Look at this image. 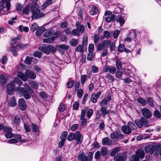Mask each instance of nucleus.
<instances>
[{
	"mask_svg": "<svg viewBox=\"0 0 161 161\" xmlns=\"http://www.w3.org/2000/svg\"><path fill=\"white\" fill-rule=\"evenodd\" d=\"M39 5L36 3H34L31 5H28L26 6L23 11V14H28L31 12L32 14V19H35L42 16V14L40 12L38 9Z\"/></svg>",
	"mask_w": 161,
	"mask_h": 161,
	"instance_id": "f257e3e1",
	"label": "nucleus"
},
{
	"mask_svg": "<svg viewBox=\"0 0 161 161\" xmlns=\"http://www.w3.org/2000/svg\"><path fill=\"white\" fill-rule=\"evenodd\" d=\"M25 74L21 72H19L18 74V76L24 81H26L27 80V77L33 80L36 77V73L33 71L30 70H27L25 72Z\"/></svg>",
	"mask_w": 161,
	"mask_h": 161,
	"instance_id": "f03ea898",
	"label": "nucleus"
},
{
	"mask_svg": "<svg viewBox=\"0 0 161 161\" xmlns=\"http://www.w3.org/2000/svg\"><path fill=\"white\" fill-rule=\"evenodd\" d=\"M93 154L92 152H90L89 153L87 157L85 155L83 152H80L78 154V159L80 161H92L93 159Z\"/></svg>",
	"mask_w": 161,
	"mask_h": 161,
	"instance_id": "7ed1b4c3",
	"label": "nucleus"
},
{
	"mask_svg": "<svg viewBox=\"0 0 161 161\" xmlns=\"http://www.w3.org/2000/svg\"><path fill=\"white\" fill-rule=\"evenodd\" d=\"M39 49L40 50L47 54H49L50 52L55 53L56 51V49L51 45L42 46L39 47Z\"/></svg>",
	"mask_w": 161,
	"mask_h": 161,
	"instance_id": "20e7f679",
	"label": "nucleus"
},
{
	"mask_svg": "<svg viewBox=\"0 0 161 161\" xmlns=\"http://www.w3.org/2000/svg\"><path fill=\"white\" fill-rule=\"evenodd\" d=\"M135 123L139 128H142L143 126H148L149 125L147 120L144 118H142L138 120H136Z\"/></svg>",
	"mask_w": 161,
	"mask_h": 161,
	"instance_id": "39448f33",
	"label": "nucleus"
},
{
	"mask_svg": "<svg viewBox=\"0 0 161 161\" xmlns=\"http://www.w3.org/2000/svg\"><path fill=\"white\" fill-rule=\"evenodd\" d=\"M17 90L19 92L23 94L26 99H29L31 97V94L27 90L25 89L24 87L17 88Z\"/></svg>",
	"mask_w": 161,
	"mask_h": 161,
	"instance_id": "423d86ee",
	"label": "nucleus"
},
{
	"mask_svg": "<svg viewBox=\"0 0 161 161\" xmlns=\"http://www.w3.org/2000/svg\"><path fill=\"white\" fill-rule=\"evenodd\" d=\"M145 150L146 153H150L151 154L153 153L155 151L158 150L156 146L153 145H147L145 147Z\"/></svg>",
	"mask_w": 161,
	"mask_h": 161,
	"instance_id": "0eeeda50",
	"label": "nucleus"
},
{
	"mask_svg": "<svg viewBox=\"0 0 161 161\" xmlns=\"http://www.w3.org/2000/svg\"><path fill=\"white\" fill-rule=\"evenodd\" d=\"M127 158L125 154L123 153H118L114 158V161H125Z\"/></svg>",
	"mask_w": 161,
	"mask_h": 161,
	"instance_id": "6e6552de",
	"label": "nucleus"
},
{
	"mask_svg": "<svg viewBox=\"0 0 161 161\" xmlns=\"http://www.w3.org/2000/svg\"><path fill=\"white\" fill-rule=\"evenodd\" d=\"M4 132H6L5 134V137L8 138H11L13 137V134L12 132V130L11 128L7 127H5L3 129Z\"/></svg>",
	"mask_w": 161,
	"mask_h": 161,
	"instance_id": "1a4fd4ad",
	"label": "nucleus"
},
{
	"mask_svg": "<svg viewBox=\"0 0 161 161\" xmlns=\"http://www.w3.org/2000/svg\"><path fill=\"white\" fill-rule=\"evenodd\" d=\"M83 139V136L80 134L79 131H77L75 134L74 140L77 141V144H81Z\"/></svg>",
	"mask_w": 161,
	"mask_h": 161,
	"instance_id": "9d476101",
	"label": "nucleus"
},
{
	"mask_svg": "<svg viewBox=\"0 0 161 161\" xmlns=\"http://www.w3.org/2000/svg\"><path fill=\"white\" fill-rule=\"evenodd\" d=\"M18 105L19 108L22 111H24L26 109L27 106L26 103L23 98H21L19 99Z\"/></svg>",
	"mask_w": 161,
	"mask_h": 161,
	"instance_id": "9b49d317",
	"label": "nucleus"
},
{
	"mask_svg": "<svg viewBox=\"0 0 161 161\" xmlns=\"http://www.w3.org/2000/svg\"><path fill=\"white\" fill-rule=\"evenodd\" d=\"M141 111L142 114L146 118L149 119L151 117V112L148 108H144L142 109Z\"/></svg>",
	"mask_w": 161,
	"mask_h": 161,
	"instance_id": "f8f14e48",
	"label": "nucleus"
},
{
	"mask_svg": "<svg viewBox=\"0 0 161 161\" xmlns=\"http://www.w3.org/2000/svg\"><path fill=\"white\" fill-rule=\"evenodd\" d=\"M61 34V31H58L55 32L54 35L55 36V37H51L50 38H46L43 39V41L44 42H51L54 40L55 37H57Z\"/></svg>",
	"mask_w": 161,
	"mask_h": 161,
	"instance_id": "ddd939ff",
	"label": "nucleus"
},
{
	"mask_svg": "<svg viewBox=\"0 0 161 161\" xmlns=\"http://www.w3.org/2000/svg\"><path fill=\"white\" fill-rule=\"evenodd\" d=\"M14 83V82H11L7 85V92L8 95H11L15 89Z\"/></svg>",
	"mask_w": 161,
	"mask_h": 161,
	"instance_id": "4468645a",
	"label": "nucleus"
},
{
	"mask_svg": "<svg viewBox=\"0 0 161 161\" xmlns=\"http://www.w3.org/2000/svg\"><path fill=\"white\" fill-rule=\"evenodd\" d=\"M112 141L108 137H104L102 140V143L103 145L109 146L112 144Z\"/></svg>",
	"mask_w": 161,
	"mask_h": 161,
	"instance_id": "2eb2a0df",
	"label": "nucleus"
},
{
	"mask_svg": "<svg viewBox=\"0 0 161 161\" xmlns=\"http://www.w3.org/2000/svg\"><path fill=\"white\" fill-rule=\"evenodd\" d=\"M122 132L126 134H129L131 132L127 125H123L121 127Z\"/></svg>",
	"mask_w": 161,
	"mask_h": 161,
	"instance_id": "dca6fc26",
	"label": "nucleus"
},
{
	"mask_svg": "<svg viewBox=\"0 0 161 161\" xmlns=\"http://www.w3.org/2000/svg\"><path fill=\"white\" fill-rule=\"evenodd\" d=\"M136 154L139 158L142 159L144 156V151L141 148H139L137 150Z\"/></svg>",
	"mask_w": 161,
	"mask_h": 161,
	"instance_id": "f3484780",
	"label": "nucleus"
},
{
	"mask_svg": "<svg viewBox=\"0 0 161 161\" xmlns=\"http://www.w3.org/2000/svg\"><path fill=\"white\" fill-rule=\"evenodd\" d=\"M98 9L97 7L95 5H93L92 9L90 11L89 14L92 15L96 14L98 12Z\"/></svg>",
	"mask_w": 161,
	"mask_h": 161,
	"instance_id": "a211bd4d",
	"label": "nucleus"
},
{
	"mask_svg": "<svg viewBox=\"0 0 161 161\" xmlns=\"http://www.w3.org/2000/svg\"><path fill=\"white\" fill-rule=\"evenodd\" d=\"M116 20L117 22H119L120 26H122L125 22L124 19L120 15H118L117 16Z\"/></svg>",
	"mask_w": 161,
	"mask_h": 161,
	"instance_id": "6ab92c4d",
	"label": "nucleus"
},
{
	"mask_svg": "<svg viewBox=\"0 0 161 161\" xmlns=\"http://www.w3.org/2000/svg\"><path fill=\"white\" fill-rule=\"evenodd\" d=\"M76 27L78 30H79V31L81 33H83L84 31V27L83 25L81 24L79 22H77L76 23Z\"/></svg>",
	"mask_w": 161,
	"mask_h": 161,
	"instance_id": "aec40b11",
	"label": "nucleus"
},
{
	"mask_svg": "<svg viewBox=\"0 0 161 161\" xmlns=\"http://www.w3.org/2000/svg\"><path fill=\"white\" fill-rule=\"evenodd\" d=\"M29 84L33 89H37L39 87V84L36 81L31 80L29 83Z\"/></svg>",
	"mask_w": 161,
	"mask_h": 161,
	"instance_id": "412c9836",
	"label": "nucleus"
},
{
	"mask_svg": "<svg viewBox=\"0 0 161 161\" xmlns=\"http://www.w3.org/2000/svg\"><path fill=\"white\" fill-rule=\"evenodd\" d=\"M6 83V76L3 75H0V85L2 86L5 85Z\"/></svg>",
	"mask_w": 161,
	"mask_h": 161,
	"instance_id": "4be33fe9",
	"label": "nucleus"
},
{
	"mask_svg": "<svg viewBox=\"0 0 161 161\" xmlns=\"http://www.w3.org/2000/svg\"><path fill=\"white\" fill-rule=\"evenodd\" d=\"M115 15L114 14L111 16H107L105 18L104 20L107 22L109 23L111 21H114L115 20Z\"/></svg>",
	"mask_w": 161,
	"mask_h": 161,
	"instance_id": "5701e85b",
	"label": "nucleus"
},
{
	"mask_svg": "<svg viewBox=\"0 0 161 161\" xmlns=\"http://www.w3.org/2000/svg\"><path fill=\"white\" fill-rule=\"evenodd\" d=\"M101 111L102 112V115L103 117H105V116L109 113V110H107V108L106 107H102L101 109Z\"/></svg>",
	"mask_w": 161,
	"mask_h": 161,
	"instance_id": "b1692460",
	"label": "nucleus"
},
{
	"mask_svg": "<svg viewBox=\"0 0 161 161\" xmlns=\"http://www.w3.org/2000/svg\"><path fill=\"white\" fill-rule=\"evenodd\" d=\"M16 104V102L15 98L13 97L9 100L8 103V105L12 107L15 106Z\"/></svg>",
	"mask_w": 161,
	"mask_h": 161,
	"instance_id": "393cba45",
	"label": "nucleus"
},
{
	"mask_svg": "<svg viewBox=\"0 0 161 161\" xmlns=\"http://www.w3.org/2000/svg\"><path fill=\"white\" fill-rule=\"evenodd\" d=\"M45 30V28L43 26L41 27L37 30L36 35L37 36H40Z\"/></svg>",
	"mask_w": 161,
	"mask_h": 161,
	"instance_id": "a878e982",
	"label": "nucleus"
},
{
	"mask_svg": "<svg viewBox=\"0 0 161 161\" xmlns=\"http://www.w3.org/2000/svg\"><path fill=\"white\" fill-rule=\"evenodd\" d=\"M78 40L75 38L71 39L69 42V43L73 46H76L78 44Z\"/></svg>",
	"mask_w": 161,
	"mask_h": 161,
	"instance_id": "bb28decb",
	"label": "nucleus"
},
{
	"mask_svg": "<svg viewBox=\"0 0 161 161\" xmlns=\"http://www.w3.org/2000/svg\"><path fill=\"white\" fill-rule=\"evenodd\" d=\"M122 62L119 59H117L116 61V66L117 68L118 69H122Z\"/></svg>",
	"mask_w": 161,
	"mask_h": 161,
	"instance_id": "cd10ccee",
	"label": "nucleus"
},
{
	"mask_svg": "<svg viewBox=\"0 0 161 161\" xmlns=\"http://www.w3.org/2000/svg\"><path fill=\"white\" fill-rule=\"evenodd\" d=\"M114 133L117 136V139H121L123 138L124 136L121 132L118 130H116L114 131Z\"/></svg>",
	"mask_w": 161,
	"mask_h": 161,
	"instance_id": "c85d7f7f",
	"label": "nucleus"
},
{
	"mask_svg": "<svg viewBox=\"0 0 161 161\" xmlns=\"http://www.w3.org/2000/svg\"><path fill=\"white\" fill-rule=\"evenodd\" d=\"M127 126L131 131L132 130L135 129L136 128V126L135 124L131 122H129L128 123Z\"/></svg>",
	"mask_w": 161,
	"mask_h": 161,
	"instance_id": "c756f323",
	"label": "nucleus"
},
{
	"mask_svg": "<svg viewBox=\"0 0 161 161\" xmlns=\"http://www.w3.org/2000/svg\"><path fill=\"white\" fill-rule=\"evenodd\" d=\"M76 51L79 52L81 53L84 51V47L83 45H79L76 48L75 50Z\"/></svg>",
	"mask_w": 161,
	"mask_h": 161,
	"instance_id": "7c9ffc66",
	"label": "nucleus"
},
{
	"mask_svg": "<svg viewBox=\"0 0 161 161\" xmlns=\"http://www.w3.org/2000/svg\"><path fill=\"white\" fill-rule=\"evenodd\" d=\"M119 150V147L114 148L112 150L110 153V155L111 156H114Z\"/></svg>",
	"mask_w": 161,
	"mask_h": 161,
	"instance_id": "2f4dec72",
	"label": "nucleus"
},
{
	"mask_svg": "<svg viewBox=\"0 0 161 161\" xmlns=\"http://www.w3.org/2000/svg\"><path fill=\"white\" fill-rule=\"evenodd\" d=\"M52 0H47L45 1L44 3L42 6V8H46L47 6L52 4Z\"/></svg>",
	"mask_w": 161,
	"mask_h": 161,
	"instance_id": "473e14b6",
	"label": "nucleus"
},
{
	"mask_svg": "<svg viewBox=\"0 0 161 161\" xmlns=\"http://www.w3.org/2000/svg\"><path fill=\"white\" fill-rule=\"evenodd\" d=\"M24 86L25 87V89L27 90L30 94H32L33 93V91L27 84L25 83L24 84Z\"/></svg>",
	"mask_w": 161,
	"mask_h": 161,
	"instance_id": "72a5a7b5",
	"label": "nucleus"
},
{
	"mask_svg": "<svg viewBox=\"0 0 161 161\" xmlns=\"http://www.w3.org/2000/svg\"><path fill=\"white\" fill-rule=\"evenodd\" d=\"M75 134V133L73 132L69 133L67 139L70 141H72L73 140H74Z\"/></svg>",
	"mask_w": 161,
	"mask_h": 161,
	"instance_id": "f704fd0d",
	"label": "nucleus"
},
{
	"mask_svg": "<svg viewBox=\"0 0 161 161\" xmlns=\"http://www.w3.org/2000/svg\"><path fill=\"white\" fill-rule=\"evenodd\" d=\"M23 26L22 25H19V31L22 32L24 31L26 32H28L29 31V28L27 27H24L22 28Z\"/></svg>",
	"mask_w": 161,
	"mask_h": 161,
	"instance_id": "c9c22d12",
	"label": "nucleus"
},
{
	"mask_svg": "<svg viewBox=\"0 0 161 161\" xmlns=\"http://www.w3.org/2000/svg\"><path fill=\"white\" fill-rule=\"evenodd\" d=\"M38 25L36 23H34L31 25V30L33 32L35 31L39 28Z\"/></svg>",
	"mask_w": 161,
	"mask_h": 161,
	"instance_id": "e433bc0d",
	"label": "nucleus"
},
{
	"mask_svg": "<svg viewBox=\"0 0 161 161\" xmlns=\"http://www.w3.org/2000/svg\"><path fill=\"white\" fill-rule=\"evenodd\" d=\"M147 102L149 105L151 107H153L154 104L153 100L151 97H149L147 98Z\"/></svg>",
	"mask_w": 161,
	"mask_h": 161,
	"instance_id": "4c0bfd02",
	"label": "nucleus"
},
{
	"mask_svg": "<svg viewBox=\"0 0 161 161\" xmlns=\"http://www.w3.org/2000/svg\"><path fill=\"white\" fill-rule=\"evenodd\" d=\"M137 101L139 103H141L143 105H145L147 104V102L146 100L142 98H137Z\"/></svg>",
	"mask_w": 161,
	"mask_h": 161,
	"instance_id": "58836bf2",
	"label": "nucleus"
},
{
	"mask_svg": "<svg viewBox=\"0 0 161 161\" xmlns=\"http://www.w3.org/2000/svg\"><path fill=\"white\" fill-rule=\"evenodd\" d=\"M101 154L102 156H105L107 154V150L105 147H103L101 149Z\"/></svg>",
	"mask_w": 161,
	"mask_h": 161,
	"instance_id": "ea45409f",
	"label": "nucleus"
},
{
	"mask_svg": "<svg viewBox=\"0 0 161 161\" xmlns=\"http://www.w3.org/2000/svg\"><path fill=\"white\" fill-rule=\"evenodd\" d=\"M125 48V45L123 44H120L118 48V51L119 52H122Z\"/></svg>",
	"mask_w": 161,
	"mask_h": 161,
	"instance_id": "a19ab883",
	"label": "nucleus"
},
{
	"mask_svg": "<svg viewBox=\"0 0 161 161\" xmlns=\"http://www.w3.org/2000/svg\"><path fill=\"white\" fill-rule=\"evenodd\" d=\"M116 68L115 67L113 66H109V72L111 74H114L116 72Z\"/></svg>",
	"mask_w": 161,
	"mask_h": 161,
	"instance_id": "79ce46f5",
	"label": "nucleus"
},
{
	"mask_svg": "<svg viewBox=\"0 0 161 161\" xmlns=\"http://www.w3.org/2000/svg\"><path fill=\"white\" fill-rule=\"evenodd\" d=\"M14 124L16 125H19L20 122V119L19 117L18 116H16L14 119Z\"/></svg>",
	"mask_w": 161,
	"mask_h": 161,
	"instance_id": "37998d69",
	"label": "nucleus"
},
{
	"mask_svg": "<svg viewBox=\"0 0 161 161\" xmlns=\"http://www.w3.org/2000/svg\"><path fill=\"white\" fill-rule=\"evenodd\" d=\"M58 47L60 48H61L66 51L69 49V46L66 45L64 44H63L59 45Z\"/></svg>",
	"mask_w": 161,
	"mask_h": 161,
	"instance_id": "c03bdc74",
	"label": "nucleus"
},
{
	"mask_svg": "<svg viewBox=\"0 0 161 161\" xmlns=\"http://www.w3.org/2000/svg\"><path fill=\"white\" fill-rule=\"evenodd\" d=\"M104 37L107 38L109 39L111 36V33L109 32L107 30H105L103 32Z\"/></svg>",
	"mask_w": 161,
	"mask_h": 161,
	"instance_id": "a18cd8bd",
	"label": "nucleus"
},
{
	"mask_svg": "<svg viewBox=\"0 0 161 161\" xmlns=\"http://www.w3.org/2000/svg\"><path fill=\"white\" fill-rule=\"evenodd\" d=\"M71 34L72 35L77 36H79V31L77 29H74L71 31Z\"/></svg>",
	"mask_w": 161,
	"mask_h": 161,
	"instance_id": "49530a36",
	"label": "nucleus"
},
{
	"mask_svg": "<svg viewBox=\"0 0 161 161\" xmlns=\"http://www.w3.org/2000/svg\"><path fill=\"white\" fill-rule=\"evenodd\" d=\"M102 42L104 44L105 47H106L105 48L108 47L111 43L110 41L108 40H104Z\"/></svg>",
	"mask_w": 161,
	"mask_h": 161,
	"instance_id": "de8ad7c7",
	"label": "nucleus"
},
{
	"mask_svg": "<svg viewBox=\"0 0 161 161\" xmlns=\"http://www.w3.org/2000/svg\"><path fill=\"white\" fill-rule=\"evenodd\" d=\"M68 135V132L66 131H64L61 134L60 138L61 139L65 141Z\"/></svg>",
	"mask_w": 161,
	"mask_h": 161,
	"instance_id": "09e8293b",
	"label": "nucleus"
},
{
	"mask_svg": "<svg viewBox=\"0 0 161 161\" xmlns=\"http://www.w3.org/2000/svg\"><path fill=\"white\" fill-rule=\"evenodd\" d=\"M104 47H105L103 42L102 43H99L97 47V50L98 51H101L103 49H104Z\"/></svg>",
	"mask_w": 161,
	"mask_h": 161,
	"instance_id": "8fccbe9b",
	"label": "nucleus"
},
{
	"mask_svg": "<svg viewBox=\"0 0 161 161\" xmlns=\"http://www.w3.org/2000/svg\"><path fill=\"white\" fill-rule=\"evenodd\" d=\"M31 127L34 132H37L39 128L38 126L34 123L31 124Z\"/></svg>",
	"mask_w": 161,
	"mask_h": 161,
	"instance_id": "3c124183",
	"label": "nucleus"
},
{
	"mask_svg": "<svg viewBox=\"0 0 161 161\" xmlns=\"http://www.w3.org/2000/svg\"><path fill=\"white\" fill-rule=\"evenodd\" d=\"M87 76L86 75H82L81 76V83L84 85Z\"/></svg>",
	"mask_w": 161,
	"mask_h": 161,
	"instance_id": "603ef678",
	"label": "nucleus"
},
{
	"mask_svg": "<svg viewBox=\"0 0 161 161\" xmlns=\"http://www.w3.org/2000/svg\"><path fill=\"white\" fill-rule=\"evenodd\" d=\"M79 106V103L77 101L74 102L73 105V108L74 110H78Z\"/></svg>",
	"mask_w": 161,
	"mask_h": 161,
	"instance_id": "864d4df0",
	"label": "nucleus"
},
{
	"mask_svg": "<svg viewBox=\"0 0 161 161\" xmlns=\"http://www.w3.org/2000/svg\"><path fill=\"white\" fill-rule=\"evenodd\" d=\"M100 38L98 35L95 34L94 35V43L97 44L99 41Z\"/></svg>",
	"mask_w": 161,
	"mask_h": 161,
	"instance_id": "5fc2aeb1",
	"label": "nucleus"
},
{
	"mask_svg": "<svg viewBox=\"0 0 161 161\" xmlns=\"http://www.w3.org/2000/svg\"><path fill=\"white\" fill-rule=\"evenodd\" d=\"M94 58L93 56L92 53L89 52L87 56V59L89 61H92Z\"/></svg>",
	"mask_w": 161,
	"mask_h": 161,
	"instance_id": "6e6d98bb",
	"label": "nucleus"
},
{
	"mask_svg": "<svg viewBox=\"0 0 161 161\" xmlns=\"http://www.w3.org/2000/svg\"><path fill=\"white\" fill-rule=\"evenodd\" d=\"M94 50V45L93 44H89L88 47V51L90 53H93Z\"/></svg>",
	"mask_w": 161,
	"mask_h": 161,
	"instance_id": "4d7b16f0",
	"label": "nucleus"
},
{
	"mask_svg": "<svg viewBox=\"0 0 161 161\" xmlns=\"http://www.w3.org/2000/svg\"><path fill=\"white\" fill-rule=\"evenodd\" d=\"M91 101L93 103H96L97 102V98L95 97L94 94H92L91 95Z\"/></svg>",
	"mask_w": 161,
	"mask_h": 161,
	"instance_id": "13d9d810",
	"label": "nucleus"
},
{
	"mask_svg": "<svg viewBox=\"0 0 161 161\" xmlns=\"http://www.w3.org/2000/svg\"><path fill=\"white\" fill-rule=\"evenodd\" d=\"M120 33V31L118 30H116L114 31L113 33V37L114 39H116Z\"/></svg>",
	"mask_w": 161,
	"mask_h": 161,
	"instance_id": "bf43d9fd",
	"label": "nucleus"
},
{
	"mask_svg": "<svg viewBox=\"0 0 161 161\" xmlns=\"http://www.w3.org/2000/svg\"><path fill=\"white\" fill-rule=\"evenodd\" d=\"M33 55L35 57L40 58L42 54L41 53L36 51L34 53Z\"/></svg>",
	"mask_w": 161,
	"mask_h": 161,
	"instance_id": "052dcab7",
	"label": "nucleus"
},
{
	"mask_svg": "<svg viewBox=\"0 0 161 161\" xmlns=\"http://www.w3.org/2000/svg\"><path fill=\"white\" fill-rule=\"evenodd\" d=\"M83 91L82 89H80L78 90L77 92V95L79 97L81 98L82 96Z\"/></svg>",
	"mask_w": 161,
	"mask_h": 161,
	"instance_id": "680f3d73",
	"label": "nucleus"
},
{
	"mask_svg": "<svg viewBox=\"0 0 161 161\" xmlns=\"http://www.w3.org/2000/svg\"><path fill=\"white\" fill-rule=\"evenodd\" d=\"M115 73V76L117 78H120L122 75V72L120 71H117Z\"/></svg>",
	"mask_w": 161,
	"mask_h": 161,
	"instance_id": "e2e57ef3",
	"label": "nucleus"
},
{
	"mask_svg": "<svg viewBox=\"0 0 161 161\" xmlns=\"http://www.w3.org/2000/svg\"><path fill=\"white\" fill-rule=\"evenodd\" d=\"M154 115L155 116L157 117L158 118H160L161 117V114L160 113L159 111L156 109L155 110V111L154 112Z\"/></svg>",
	"mask_w": 161,
	"mask_h": 161,
	"instance_id": "0e129e2a",
	"label": "nucleus"
},
{
	"mask_svg": "<svg viewBox=\"0 0 161 161\" xmlns=\"http://www.w3.org/2000/svg\"><path fill=\"white\" fill-rule=\"evenodd\" d=\"M93 113V110L92 109H90L87 111L86 116L88 118H90Z\"/></svg>",
	"mask_w": 161,
	"mask_h": 161,
	"instance_id": "69168bd1",
	"label": "nucleus"
},
{
	"mask_svg": "<svg viewBox=\"0 0 161 161\" xmlns=\"http://www.w3.org/2000/svg\"><path fill=\"white\" fill-rule=\"evenodd\" d=\"M53 33V32L52 31L49 30L44 34V36L45 37H48L50 36Z\"/></svg>",
	"mask_w": 161,
	"mask_h": 161,
	"instance_id": "338daca9",
	"label": "nucleus"
},
{
	"mask_svg": "<svg viewBox=\"0 0 161 161\" xmlns=\"http://www.w3.org/2000/svg\"><path fill=\"white\" fill-rule=\"evenodd\" d=\"M65 109V106L63 103H61L58 107V109L60 112H62Z\"/></svg>",
	"mask_w": 161,
	"mask_h": 161,
	"instance_id": "774afa93",
	"label": "nucleus"
}]
</instances>
